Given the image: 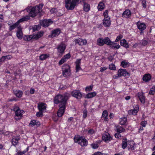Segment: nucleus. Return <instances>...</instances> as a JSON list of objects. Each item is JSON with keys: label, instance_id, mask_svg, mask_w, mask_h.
I'll use <instances>...</instances> for the list:
<instances>
[{"label": "nucleus", "instance_id": "f257e3e1", "mask_svg": "<svg viewBox=\"0 0 155 155\" xmlns=\"http://www.w3.org/2000/svg\"><path fill=\"white\" fill-rule=\"evenodd\" d=\"M70 95L68 93H65L63 95L58 94L55 96L54 99V103L59 104V109L57 112L58 117H61L64 114L66 107L67 101L69 98Z\"/></svg>", "mask_w": 155, "mask_h": 155}, {"label": "nucleus", "instance_id": "f03ea898", "mask_svg": "<svg viewBox=\"0 0 155 155\" xmlns=\"http://www.w3.org/2000/svg\"><path fill=\"white\" fill-rule=\"evenodd\" d=\"M43 4H40L35 7H28L26 8V11L28 12L29 15L33 18L36 16L38 14L40 16L43 15L44 12H42V8Z\"/></svg>", "mask_w": 155, "mask_h": 155}, {"label": "nucleus", "instance_id": "7ed1b4c3", "mask_svg": "<svg viewBox=\"0 0 155 155\" xmlns=\"http://www.w3.org/2000/svg\"><path fill=\"white\" fill-rule=\"evenodd\" d=\"M79 1V0H65V7L68 10H73Z\"/></svg>", "mask_w": 155, "mask_h": 155}, {"label": "nucleus", "instance_id": "20e7f679", "mask_svg": "<svg viewBox=\"0 0 155 155\" xmlns=\"http://www.w3.org/2000/svg\"><path fill=\"white\" fill-rule=\"evenodd\" d=\"M74 140L75 143H78L82 147L87 146V141L84 138L80 136L74 137Z\"/></svg>", "mask_w": 155, "mask_h": 155}, {"label": "nucleus", "instance_id": "39448f33", "mask_svg": "<svg viewBox=\"0 0 155 155\" xmlns=\"http://www.w3.org/2000/svg\"><path fill=\"white\" fill-rule=\"evenodd\" d=\"M30 19V17L28 16H26L22 18L19 19L17 22L15 23L14 24L10 26L9 28V30L10 31H12V30L15 28L16 27L20 26H19V23L22 22L27 21Z\"/></svg>", "mask_w": 155, "mask_h": 155}, {"label": "nucleus", "instance_id": "423d86ee", "mask_svg": "<svg viewBox=\"0 0 155 155\" xmlns=\"http://www.w3.org/2000/svg\"><path fill=\"white\" fill-rule=\"evenodd\" d=\"M70 67L67 64H64L62 66V74L64 77H68L71 74Z\"/></svg>", "mask_w": 155, "mask_h": 155}, {"label": "nucleus", "instance_id": "0eeeda50", "mask_svg": "<svg viewBox=\"0 0 155 155\" xmlns=\"http://www.w3.org/2000/svg\"><path fill=\"white\" fill-rule=\"evenodd\" d=\"M122 76H129V73L125 69H119L118 71L117 74L114 75L113 76V78L115 79H117Z\"/></svg>", "mask_w": 155, "mask_h": 155}, {"label": "nucleus", "instance_id": "6e6552de", "mask_svg": "<svg viewBox=\"0 0 155 155\" xmlns=\"http://www.w3.org/2000/svg\"><path fill=\"white\" fill-rule=\"evenodd\" d=\"M43 33H40L34 35H30L25 36L24 37V39L25 41H29L31 39H37L43 35Z\"/></svg>", "mask_w": 155, "mask_h": 155}, {"label": "nucleus", "instance_id": "1a4fd4ad", "mask_svg": "<svg viewBox=\"0 0 155 155\" xmlns=\"http://www.w3.org/2000/svg\"><path fill=\"white\" fill-rule=\"evenodd\" d=\"M53 21L51 19H45L41 20L40 21V25H41L43 27L46 28L49 26L51 25L52 24Z\"/></svg>", "mask_w": 155, "mask_h": 155}, {"label": "nucleus", "instance_id": "9d476101", "mask_svg": "<svg viewBox=\"0 0 155 155\" xmlns=\"http://www.w3.org/2000/svg\"><path fill=\"white\" fill-rule=\"evenodd\" d=\"M66 48V46L62 42L58 46L57 49L58 52L62 55L64 53Z\"/></svg>", "mask_w": 155, "mask_h": 155}, {"label": "nucleus", "instance_id": "9b49d317", "mask_svg": "<svg viewBox=\"0 0 155 155\" xmlns=\"http://www.w3.org/2000/svg\"><path fill=\"white\" fill-rule=\"evenodd\" d=\"M72 95L78 99H80L82 97V94L79 90H74L71 92Z\"/></svg>", "mask_w": 155, "mask_h": 155}, {"label": "nucleus", "instance_id": "f8f14e48", "mask_svg": "<svg viewBox=\"0 0 155 155\" xmlns=\"http://www.w3.org/2000/svg\"><path fill=\"white\" fill-rule=\"evenodd\" d=\"M61 33V30L60 28H56L53 30L50 35L48 36L49 37L51 38L54 37L58 35Z\"/></svg>", "mask_w": 155, "mask_h": 155}, {"label": "nucleus", "instance_id": "ddd939ff", "mask_svg": "<svg viewBox=\"0 0 155 155\" xmlns=\"http://www.w3.org/2000/svg\"><path fill=\"white\" fill-rule=\"evenodd\" d=\"M138 29L141 31L140 34H142V31L145 30L146 27L145 24L143 23H141L140 21H138L136 24Z\"/></svg>", "mask_w": 155, "mask_h": 155}, {"label": "nucleus", "instance_id": "4468645a", "mask_svg": "<svg viewBox=\"0 0 155 155\" xmlns=\"http://www.w3.org/2000/svg\"><path fill=\"white\" fill-rule=\"evenodd\" d=\"M102 139L106 142H108L112 140V138L109 133H107L103 135Z\"/></svg>", "mask_w": 155, "mask_h": 155}, {"label": "nucleus", "instance_id": "2eb2a0df", "mask_svg": "<svg viewBox=\"0 0 155 155\" xmlns=\"http://www.w3.org/2000/svg\"><path fill=\"white\" fill-rule=\"evenodd\" d=\"M74 41L76 44H78L80 45H85L87 43L86 40L84 39L81 38H78L75 40Z\"/></svg>", "mask_w": 155, "mask_h": 155}, {"label": "nucleus", "instance_id": "dca6fc26", "mask_svg": "<svg viewBox=\"0 0 155 155\" xmlns=\"http://www.w3.org/2000/svg\"><path fill=\"white\" fill-rule=\"evenodd\" d=\"M46 104L43 103H40L38 104V108L39 111H44L46 109Z\"/></svg>", "mask_w": 155, "mask_h": 155}, {"label": "nucleus", "instance_id": "f3484780", "mask_svg": "<svg viewBox=\"0 0 155 155\" xmlns=\"http://www.w3.org/2000/svg\"><path fill=\"white\" fill-rule=\"evenodd\" d=\"M15 119L16 120L20 119L22 117V114H21V111L20 109L18 110L15 112Z\"/></svg>", "mask_w": 155, "mask_h": 155}, {"label": "nucleus", "instance_id": "a211bd4d", "mask_svg": "<svg viewBox=\"0 0 155 155\" xmlns=\"http://www.w3.org/2000/svg\"><path fill=\"white\" fill-rule=\"evenodd\" d=\"M104 44H105L108 45H115L116 43L111 41L108 37H106L104 39Z\"/></svg>", "mask_w": 155, "mask_h": 155}, {"label": "nucleus", "instance_id": "6ab92c4d", "mask_svg": "<svg viewBox=\"0 0 155 155\" xmlns=\"http://www.w3.org/2000/svg\"><path fill=\"white\" fill-rule=\"evenodd\" d=\"M17 36L19 39H21L23 36V33L21 26L18 27V30L16 33Z\"/></svg>", "mask_w": 155, "mask_h": 155}, {"label": "nucleus", "instance_id": "aec40b11", "mask_svg": "<svg viewBox=\"0 0 155 155\" xmlns=\"http://www.w3.org/2000/svg\"><path fill=\"white\" fill-rule=\"evenodd\" d=\"M103 23L105 26L109 27L111 24L110 18H107L106 19V18H104L103 20Z\"/></svg>", "mask_w": 155, "mask_h": 155}, {"label": "nucleus", "instance_id": "412c9836", "mask_svg": "<svg viewBox=\"0 0 155 155\" xmlns=\"http://www.w3.org/2000/svg\"><path fill=\"white\" fill-rule=\"evenodd\" d=\"M131 13L129 9L125 10L123 13L122 16L124 18H129L131 16Z\"/></svg>", "mask_w": 155, "mask_h": 155}, {"label": "nucleus", "instance_id": "4be33fe9", "mask_svg": "<svg viewBox=\"0 0 155 155\" xmlns=\"http://www.w3.org/2000/svg\"><path fill=\"white\" fill-rule=\"evenodd\" d=\"M151 76L150 74H146L143 78V80L146 82H148L151 79Z\"/></svg>", "mask_w": 155, "mask_h": 155}, {"label": "nucleus", "instance_id": "5701e85b", "mask_svg": "<svg viewBox=\"0 0 155 155\" xmlns=\"http://www.w3.org/2000/svg\"><path fill=\"white\" fill-rule=\"evenodd\" d=\"M81 59H78L76 62V72H78L79 70L81 69V68L80 66V64L81 63Z\"/></svg>", "mask_w": 155, "mask_h": 155}, {"label": "nucleus", "instance_id": "b1692460", "mask_svg": "<svg viewBox=\"0 0 155 155\" xmlns=\"http://www.w3.org/2000/svg\"><path fill=\"white\" fill-rule=\"evenodd\" d=\"M138 96L140 102L142 103H144L145 101V97L143 95V94L138 93Z\"/></svg>", "mask_w": 155, "mask_h": 155}, {"label": "nucleus", "instance_id": "393cba45", "mask_svg": "<svg viewBox=\"0 0 155 155\" xmlns=\"http://www.w3.org/2000/svg\"><path fill=\"white\" fill-rule=\"evenodd\" d=\"M138 111V108L136 107L134 110H129L128 112V114L129 115H136Z\"/></svg>", "mask_w": 155, "mask_h": 155}, {"label": "nucleus", "instance_id": "a878e982", "mask_svg": "<svg viewBox=\"0 0 155 155\" xmlns=\"http://www.w3.org/2000/svg\"><path fill=\"white\" fill-rule=\"evenodd\" d=\"M135 144L132 141H128V147L129 149L134 150L135 149Z\"/></svg>", "mask_w": 155, "mask_h": 155}, {"label": "nucleus", "instance_id": "bb28decb", "mask_svg": "<svg viewBox=\"0 0 155 155\" xmlns=\"http://www.w3.org/2000/svg\"><path fill=\"white\" fill-rule=\"evenodd\" d=\"M120 44L121 46H123L126 48H128L129 47V46L125 39L120 40Z\"/></svg>", "mask_w": 155, "mask_h": 155}, {"label": "nucleus", "instance_id": "cd10ccee", "mask_svg": "<svg viewBox=\"0 0 155 155\" xmlns=\"http://www.w3.org/2000/svg\"><path fill=\"white\" fill-rule=\"evenodd\" d=\"M97 44L100 46H102L104 45V39L103 38H99L97 41Z\"/></svg>", "mask_w": 155, "mask_h": 155}, {"label": "nucleus", "instance_id": "c85d7f7f", "mask_svg": "<svg viewBox=\"0 0 155 155\" xmlns=\"http://www.w3.org/2000/svg\"><path fill=\"white\" fill-rule=\"evenodd\" d=\"M90 9V5L84 2L83 9L86 12H88Z\"/></svg>", "mask_w": 155, "mask_h": 155}, {"label": "nucleus", "instance_id": "c756f323", "mask_svg": "<svg viewBox=\"0 0 155 155\" xmlns=\"http://www.w3.org/2000/svg\"><path fill=\"white\" fill-rule=\"evenodd\" d=\"M122 144V147L123 149H124L126 148L128 146V141H127L126 138H124L123 139Z\"/></svg>", "mask_w": 155, "mask_h": 155}, {"label": "nucleus", "instance_id": "7c9ffc66", "mask_svg": "<svg viewBox=\"0 0 155 155\" xmlns=\"http://www.w3.org/2000/svg\"><path fill=\"white\" fill-rule=\"evenodd\" d=\"M14 94L17 97L20 98L22 97L23 92L20 90H16L14 92Z\"/></svg>", "mask_w": 155, "mask_h": 155}, {"label": "nucleus", "instance_id": "2f4dec72", "mask_svg": "<svg viewBox=\"0 0 155 155\" xmlns=\"http://www.w3.org/2000/svg\"><path fill=\"white\" fill-rule=\"evenodd\" d=\"M20 140V138L19 137H18L17 138H13L12 140V143L13 145L15 146L16 145L18 142V140Z\"/></svg>", "mask_w": 155, "mask_h": 155}, {"label": "nucleus", "instance_id": "473e14b6", "mask_svg": "<svg viewBox=\"0 0 155 155\" xmlns=\"http://www.w3.org/2000/svg\"><path fill=\"white\" fill-rule=\"evenodd\" d=\"M108 116V112L107 110H104L103 111L102 117H104V120L106 121H107L108 120V119L107 118Z\"/></svg>", "mask_w": 155, "mask_h": 155}, {"label": "nucleus", "instance_id": "72a5a7b5", "mask_svg": "<svg viewBox=\"0 0 155 155\" xmlns=\"http://www.w3.org/2000/svg\"><path fill=\"white\" fill-rule=\"evenodd\" d=\"M49 56V54H43L40 56L39 58L40 60H44L48 58Z\"/></svg>", "mask_w": 155, "mask_h": 155}, {"label": "nucleus", "instance_id": "f704fd0d", "mask_svg": "<svg viewBox=\"0 0 155 155\" xmlns=\"http://www.w3.org/2000/svg\"><path fill=\"white\" fill-rule=\"evenodd\" d=\"M96 93L95 92L90 93L86 95V97L88 98H91L96 96Z\"/></svg>", "mask_w": 155, "mask_h": 155}, {"label": "nucleus", "instance_id": "c9c22d12", "mask_svg": "<svg viewBox=\"0 0 155 155\" xmlns=\"http://www.w3.org/2000/svg\"><path fill=\"white\" fill-rule=\"evenodd\" d=\"M31 124L33 126H35V125L37 126H39L40 125V122L37 120H33L31 121L29 125H30Z\"/></svg>", "mask_w": 155, "mask_h": 155}, {"label": "nucleus", "instance_id": "e433bc0d", "mask_svg": "<svg viewBox=\"0 0 155 155\" xmlns=\"http://www.w3.org/2000/svg\"><path fill=\"white\" fill-rule=\"evenodd\" d=\"M104 4L102 2H100L97 6V8L99 11L102 10L104 8Z\"/></svg>", "mask_w": 155, "mask_h": 155}, {"label": "nucleus", "instance_id": "4c0bfd02", "mask_svg": "<svg viewBox=\"0 0 155 155\" xmlns=\"http://www.w3.org/2000/svg\"><path fill=\"white\" fill-rule=\"evenodd\" d=\"M127 121V118L125 117H123L120 119V124L121 125L125 124Z\"/></svg>", "mask_w": 155, "mask_h": 155}, {"label": "nucleus", "instance_id": "58836bf2", "mask_svg": "<svg viewBox=\"0 0 155 155\" xmlns=\"http://www.w3.org/2000/svg\"><path fill=\"white\" fill-rule=\"evenodd\" d=\"M32 29L33 31L38 30L41 28V25H34L32 27Z\"/></svg>", "mask_w": 155, "mask_h": 155}, {"label": "nucleus", "instance_id": "ea45409f", "mask_svg": "<svg viewBox=\"0 0 155 155\" xmlns=\"http://www.w3.org/2000/svg\"><path fill=\"white\" fill-rule=\"evenodd\" d=\"M117 131L118 133H121L125 132V129L121 127H117Z\"/></svg>", "mask_w": 155, "mask_h": 155}, {"label": "nucleus", "instance_id": "a19ab883", "mask_svg": "<svg viewBox=\"0 0 155 155\" xmlns=\"http://www.w3.org/2000/svg\"><path fill=\"white\" fill-rule=\"evenodd\" d=\"M10 59V56H6L2 57L0 59V62L4 61L6 59Z\"/></svg>", "mask_w": 155, "mask_h": 155}, {"label": "nucleus", "instance_id": "79ce46f5", "mask_svg": "<svg viewBox=\"0 0 155 155\" xmlns=\"http://www.w3.org/2000/svg\"><path fill=\"white\" fill-rule=\"evenodd\" d=\"M155 86L153 85L152 86L151 89L149 91V94H154L155 93Z\"/></svg>", "mask_w": 155, "mask_h": 155}, {"label": "nucleus", "instance_id": "37998d69", "mask_svg": "<svg viewBox=\"0 0 155 155\" xmlns=\"http://www.w3.org/2000/svg\"><path fill=\"white\" fill-rule=\"evenodd\" d=\"M128 62H126L125 61H122L121 62V65L124 68L127 67V65L128 64Z\"/></svg>", "mask_w": 155, "mask_h": 155}, {"label": "nucleus", "instance_id": "c03bdc74", "mask_svg": "<svg viewBox=\"0 0 155 155\" xmlns=\"http://www.w3.org/2000/svg\"><path fill=\"white\" fill-rule=\"evenodd\" d=\"M148 43V41L146 40H143L140 43V44L143 46H145Z\"/></svg>", "mask_w": 155, "mask_h": 155}, {"label": "nucleus", "instance_id": "a18cd8bd", "mask_svg": "<svg viewBox=\"0 0 155 155\" xmlns=\"http://www.w3.org/2000/svg\"><path fill=\"white\" fill-rule=\"evenodd\" d=\"M109 68L113 70H115L116 69L115 65L113 64H111L109 65Z\"/></svg>", "mask_w": 155, "mask_h": 155}, {"label": "nucleus", "instance_id": "49530a36", "mask_svg": "<svg viewBox=\"0 0 155 155\" xmlns=\"http://www.w3.org/2000/svg\"><path fill=\"white\" fill-rule=\"evenodd\" d=\"M66 60L65 59V58L63 57L59 61L58 64L59 65L62 64L63 63L65 62Z\"/></svg>", "mask_w": 155, "mask_h": 155}, {"label": "nucleus", "instance_id": "de8ad7c7", "mask_svg": "<svg viewBox=\"0 0 155 155\" xmlns=\"http://www.w3.org/2000/svg\"><path fill=\"white\" fill-rule=\"evenodd\" d=\"M43 111H39L36 114V116L38 117H40L43 116Z\"/></svg>", "mask_w": 155, "mask_h": 155}, {"label": "nucleus", "instance_id": "09e8293b", "mask_svg": "<svg viewBox=\"0 0 155 155\" xmlns=\"http://www.w3.org/2000/svg\"><path fill=\"white\" fill-rule=\"evenodd\" d=\"M108 11L107 10H106L105 11L103 14L104 16L106 19L107 18H110L109 16L108 15Z\"/></svg>", "mask_w": 155, "mask_h": 155}, {"label": "nucleus", "instance_id": "8fccbe9b", "mask_svg": "<svg viewBox=\"0 0 155 155\" xmlns=\"http://www.w3.org/2000/svg\"><path fill=\"white\" fill-rule=\"evenodd\" d=\"M123 38V36L121 35L118 36L115 40V42H117Z\"/></svg>", "mask_w": 155, "mask_h": 155}, {"label": "nucleus", "instance_id": "3c124183", "mask_svg": "<svg viewBox=\"0 0 155 155\" xmlns=\"http://www.w3.org/2000/svg\"><path fill=\"white\" fill-rule=\"evenodd\" d=\"M87 111L86 110H84L83 111V117L84 118H85L87 117Z\"/></svg>", "mask_w": 155, "mask_h": 155}, {"label": "nucleus", "instance_id": "603ef678", "mask_svg": "<svg viewBox=\"0 0 155 155\" xmlns=\"http://www.w3.org/2000/svg\"><path fill=\"white\" fill-rule=\"evenodd\" d=\"M19 109H20L19 107L16 106H13L12 107V110H13V111H15V112Z\"/></svg>", "mask_w": 155, "mask_h": 155}, {"label": "nucleus", "instance_id": "864d4df0", "mask_svg": "<svg viewBox=\"0 0 155 155\" xmlns=\"http://www.w3.org/2000/svg\"><path fill=\"white\" fill-rule=\"evenodd\" d=\"M57 11L58 10H57V9L55 8H53L50 10V12L54 14L57 12Z\"/></svg>", "mask_w": 155, "mask_h": 155}, {"label": "nucleus", "instance_id": "5fc2aeb1", "mask_svg": "<svg viewBox=\"0 0 155 155\" xmlns=\"http://www.w3.org/2000/svg\"><path fill=\"white\" fill-rule=\"evenodd\" d=\"M71 57V55L70 54L68 53L66 54L63 57L65 58V59L66 60L67 59L70 58Z\"/></svg>", "mask_w": 155, "mask_h": 155}, {"label": "nucleus", "instance_id": "6e6d98bb", "mask_svg": "<svg viewBox=\"0 0 155 155\" xmlns=\"http://www.w3.org/2000/svg\"><path fill=\"white\" fill-rule=\"evenodd\" d=\"M92 88L93 86H92L87 87L85 88V90L89 91H91L92 90Z\"/></svg>", "mask_w": 155, "mask_h": 155}, {"label": "nucleus", "instance_id": "4d7b16f0", "mask_svg": "<svg viewBox=\"0 0 155 155\" xmlns=\"http://www.w3.org/2000/svg\"><path fill=\"white\" fill-rule=\"evenodd\" d=\"M91 145L94 149H97L98 147V146L97 144L92 143Z\"/></svg>", "mask_w": 155, "mask_h": 155}, {"label": "nucleus", "instance_id": "13d9d810", "mask_svg": "<svg viewBox=\"0 0 155 155\" xmlns=\"http://www.w3.org/2000/svg\"><path fill=\"white\" fill-rule=\"evenodd\" d=\"M142 4L144 8H145L146 7V2L145 0H143L142 2Z\"/></svg>", "mask_w": 155, "mask_h": 155}, {"label": "nucleus", "instance_id": "bf43d9fd", "mask_svg": "<svg viewBox=\"0 0 155 155\" xmlns=\"http://www.w3.org/2000/svg\"><path fill=\"white\" fill-rule=\"evenodd\" d=\"M26 152V151H23L22 152L18 151L17 153L18 155H22Z\"/></svg>", "mask_w": 155, "mask_h": 155}, {"label": "nucleus", "instance_id": "052dcab7", "mask_svg": "<svg viewBox=\"0 0 155 155\" xmlns=\"http://www.w3.org/2000/svg\"><path fill=\"white\" fill-rule=\"evenodd\" d=\"M147 124V121H142L141 123V125L142 127H145Z\"/></svg>", "mask_w": 155, "mask_h": 155}, {"label": "nucleus", "instance_id": "680f3d73", "mask_svg": "<svg viewBox=\"0 0 155 155\" xmlns=\"http://www.w3.org/2000/svg\"><path fill=\"white\" fill-rule=\"evenodd\" d=\"M92 155H104V154L100 152H97L94 153Z\"/></svg>", "mask_w": 155, "mask_h": 155}, {"label": "nucleus", "instance_id": "e2e57ef3", "mask_svg": "<svg viewBox=\"0 0 155 155\" xmlns=\"http://www.w3.org/2000/svg\"><path fill=\"white\" fill-rule=\"evenodd\" d=\"M114 136L115 137L117 138H119L121 137V134L118 133L115 134Z\"/></svg>", "mask_w": 155, "mask_h": 155}, {"label": "nucleus", "instance_id": "0e129e2a", "mask_svg": "<svg viewBox=\"0 0 155 155\" xmlns=\"http://www.w3.org/2000/svg\"><path fill=\"white\" fill-rule=\"evenodd\" d=\"M107 69V68L105 67H102L100 68V71L103 72Z\"/></svg>", "mask_w": 155, "mask_h": 155}, {"label": "nucleus", "instance_id": "69168bd1", "mask_svg": "<svg viewBox=\"0 0 155 155\" xmlns=\"http://www.w3.org/2000/svg\"><path fill=\"white\" fill-rule=\"evenodd\" d=\"M108 59L109 61H111L114 59V58L112 56H110L108 58Z\"/></svg>", "mask_w": 155, "mask_h": 155}, {"label": "nucleus", "instance_id": "338daca9", "mask_svg": "<svg viewBox=\"0 0 155 155\" xmlns=\"http://www.w3.org/2000/svg\"><path fill=\"white\" fill-rule=\"evenodd\" d=\"M120 47V46L119 45H117L116 46H112L113 48H116L117 49L119 48Z\"/></svg>", "mask_w": 155, "mask_h": 155}, {"label": "nucleus", "instance_id": "774afa93", "mask_svg": "<svg viewBox=\"0 0 155 155\" xmlns=\"http://www.w3.org/2000/svg\"><path fill=\"white\" fill-rule=\"evenodd\" d=\"M35 91L34 89L31 88V89L30 90V93L31 94H34Z\"/></svg>", "mask_w": 155, "mask_h": 155}]
</instances>
